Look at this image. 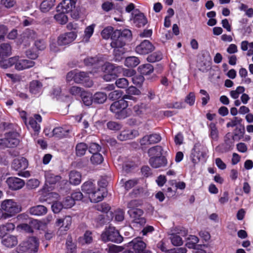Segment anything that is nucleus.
Here are the masks:
<instances>
[{"label": "nucleus", "mask_w": 253, "mask_h": 253, "mask_svg": "<svg viewBox=\"0 0 253 253\" xmlns=\"http://www.w3.org/2000/svg\"><path fill=\"white\" fill-rule=\"evenodd\" d=\"M70 129L67 127H57L52 131L53 135L59 138H62L68 135Z\"/></svg>", "instance_id": "nucleus-32"}, {"label": "nucleus", "mask_w": 253, "mask_h": 253, "mask_svg": "<svg viewBox=\"0 0 253 253\" xmlns=\"http://www.w3.org/2000/svg\"><path fill=\"white\" fill-rule=\"evenodd\" d=\"M107 127L113 130H118L121 128V124L115 122H109L107 124Z\"/></svg>", "instance_id": "nucleus-61"}, {"label": "nucleus", "mask_w": 253, "mask_h": 253, "mask_svg": "<svg viewBox=\"0 0 253 253\" xmlns=\"http://www.w3.org/2000/svg\"><path fill=\"white\" fill-rule=\"evenodd\" d=\"M138 70L141 74L146 75L152 73L154 68L152 64H141L139 66Z\"/></svg>", "instance_id": "nucleus-39"}, {"label": "nucleus", "mask_w": 253, "mask_h": 253, "mask_svg": "<svg viewBox=\"0 0 253 253\" xmlns=\"http://www.w3.org/2000/svg\"><path fill=\"white\" fill-rule=\"evenodd\" d=\"M72 223V218L70 216H66L63 218L57 219L55 222L56 226L59 227L61 230L66 231L70 229Z\"/></svg>", "instance_id": "nucleus-22"}, {"label": "nucleus", "mask_w": 253, "mask_h": 253, "mask_svg": "<svg viewBox=\"0 0 253 253\" xmlns=\"http://www.w3.org/2000/svg\"><path fill=\"white\" fill-rule=\"evenodd\" d=\"M28 166L27 160L23 157L15 159L12 164V168L16 170L25 169Z\"/></svg>", "instance_id": "nucleus-25"}, {"label": "nucleus", "mask_w": 253, "mask_h": 253, "mask_svg": "<svg viewBox=\"0 0 253 253\" xmlns=\"http://www.w3.org/2000/svg\"><path fill=\"white\" fill-rule=\"evenodd\" d=\"M245 91V88L243 86H239L237 87L235 90H232L230 92V95L233 99H237L239 97L240 94Z\"/></svg>", "instance_id": "nucleus-49"}, {"label": "nucleus", "mask_w": 253, "mask_h": 253, "mask_svg": "<svg viewBox=\"0 0 253 253\" xmlns=\"http://www.w3.org/2000/svg\"><path fill=\"white\" fill-rule=\"evenodd\" d=\"M142 205V201L138 200H133L127 204V208L130 209H135V208Z\"/></svg>", "instance_id": "nucleus-59"}, {"label": "nucleus", "mask_w": 253, "mask_h": 253, "mask_svg": "<svg viewBox=\"0 0 253 253\" xmlns=\"http://www.w3.org/2000/svg\"><path fill=\"white\" fill-rule=\"evenodd\" d=\"M195 101V95L194 92H190L185 97V102L190 106H193Z\"/></svg>", "instance_id": "nucleus-56"}, {"label": "nucleus", "mask_w": 253, "mask_h": 253, "mask_svg": "<svg viewBox=\"0 0 253 253\" xmlns=\"http://www.w3.org/2000/svg\"><path fill=\"white\" fill-rule=\"evenodd\" d=\"M122 95V92L120 90H114L108 95L109 99L115 100L119 99Z\"/></svg>", "instance_id": "nucleus-57"}, {"label": "nucleus", "mask_w": 253, "mask_h": 253, "mask_svg": "<svg viewBox=\"0 0 253 253\" xmlns=\"http://www.w3.org/2000/svg\"><path fill=\"white\" fill-rule=\"evenodd\" d=\"M0 67L3 69H6L10 67L13 65H15V68L17 71H21L23 70L30 68L33 67L32 65H27V64H0Z\"/></svg>", "instance_id": "nucleus-46"}, {"label": "nucleus", "mask_w": 253, "mask_h": 253, "mask_svg": "<svg viewBox=\"0 0 253 253\" xmlns=\"http://www.w3.org/2000/svg\"><path fill=\"white\" fill-rule=\"evenodd\" d=\"M115 219L117 221H122L124 219V211L122 210H118L115 212Z\"/></svg>", "instance_id": "nucleus-64"}, {"label": "nucleus", "mask_w": 253, "mask_h": 253, "mask_svg": "<svg viewBox=\"0 0 253 253\" xmlns=\"http://www.w3.org/2000/svg\"><path fill=\"white\" fill-rule=\"evenodd\" d=\"M134 16L133 18L134 23L138 27L145 26L147 20L143 13L140 12L137 9L134 11Z\"/></svg>", "instance_id": "nucleus-26"}, {"label": "nucleus", "mask_w": 253, "mask_h": 253, "mask_svg": "<svg viewBox=\"0 0 253 253\" xmlns=\"http://www.w3.org/2000/svg\"><path fill=\"white\" fill-rule=\"evenodd\" d=\"M198 242L199 239L197 236L190 235L188 238L186 245L189 249H194Z\"/></svg>", "instance_id": "nucleus-45"}, {"label": "nucleus", "mask_w": 253, "mask_h": 253, "mask_svg": "<svg viewBox=\"0 0 253 253\" xmlns=\"http://www.w3.org/2000/svg\"><path fill=\"white\" fill-rule=\"evenodd\" d=\"M87 146L84 143H80L76 147V153L78 156H82L85 154Z\"/></svg>", "instance_id": "nucleus-43"}, {"label": "nucleus", "mask_w": 253, "mask_h": 253, "mask_svg": "<svg viewBox=\"0 0 253 253\" xmlns=\"http://www.w3.org/2000/svg\"><path fill=\"white\" fill-rule=\"evenodd\" d=\"M42 84L37 80H34L29 84L30 92L33 94H39L42 92Z\"/></svg>", "instance_id": "nucleus-27"}, {"label": "nucleus", "mask_w": 253, "mask_h": 253, "mask_svg": "<svg viewBox=\"0 0 253 253\" xmlns=\"http://www.w3.org/2000/svg\"><path fill=\"white\" fill-rule=\"evenodd\" d=\"M74 204L75 202L71 196L67 197L63 203L64 208L66 209L71 208Z\"/></svg>", "instance_id": "nucleus-60"}, {"label": "nucleus", "mask_w": 253, "mask_h": 253, "mask_svg": "<svg viewBox=\"0 0 253 253\" xmlns=\"http://www.w3.org/2000/svg\"><path fill=\"white\" fill-rule=\"evenodd\" d=\"M42 117L39 115L36 114L34 117L29 118V122H27V125L26 126L28 127H31L36 132H39L41 129L40 123L42 122Z\"/></svg>", "instance_id": "nucleus-20"}, {"label": "nucleus", "mask_w": 253, "mask_h": 253, "mask_svg": "<svg viewBox=\"0 0 253 253\" xmlns=\"http://www.w3.org/2000/svg\"><path fill=\"white\" fill-rule=\"evenodd\" d=\"M77 0H63L57 6V11L72 12L76 8Z\"/></svg>", "instance_id": "nucleus-9"}, {"label": "nucleus", "mask_w": 253, "mask_h": 253, "mask_svg": "<svg viewBox=\"0 0 253 253\" xmlns=\"http://www.w3.org/2000/svg\"><path fill=\"white\" fill-rule=\"evenodd\" d=\"M45 186L48 187V185L54 184L61 179V177L56 175L50 171H47L45 174Z\"/></svg>", "instance_id": "nucleus-28"}, {"label": "nucleus", "mask_w": 253, "mask_h": 253, "mask_svg": "<svg viewBox=\"0 0 253 253\" xmlns=\"http://www.w3.org/2000/svg\"><path fill=\"white\" fill-rule=\"evenodd\" d=\"M18 134L14 132L7 133L4 138L6 147H14L19 144Z\"/></svg>", "instance_id": "nucleus-24"}, {"label": "nucleus", "mask_w": 253, "mask_h": 253, "mask_svg": "<svg viewBox=\"0 0 253 253\" xmlns=\"http://www.w3.org/2000/svg\"><path fill=\"white\" fill-rule=\"evenodd\" d=\"M81 60H83L84 63H109L107 62L105 55L98 54L95 56H86L84 55L80 56Z\"/></svg>", "instance_id": "nucleus-14"}, {"label": "nucleus", "mask_w": 253, "mask_h": 253, "mask_svg": "<svg viewBox=\"0 0 253 253\" xmlns=\"http://www.w3.org/2000/svg\"><path fill=\"white\" fill-rule=\"evenodd\" d=\"M162 58L163 55L161 52H155L149 55L147 60L149 62L154 63L160 61Z\"/></svg>", "instance_id": "nucleus-44"}, {"label": "nucleus", "mask_w": 253, "mask_h": 253, "mask_svg": "<svg viewBox=\"0 0 253 253\" xmlns=\"http://www.w3.org/2000/svg\"><path fill=\"white\" fill-rule=\"evenodd\" d=\"M132 37V33L130 30L125 29L123 30H115L113 35L111 46L114 48V61L115 62L121 61L122 55L124 53V46L126 42L130 40Z\"/></svg>", "instance_id": "nucleus-1"}, {"label": "nucleus", "mask_w": 253, "mask_h": 253, "mask_svg": "<svg viewBox=\"0 0 253 253\" xmlns=\"http://www.w3.org/2000/svg\"><path fill=\"white\" fill-rule=\"evenodd\" d=\"M116 85L119 88H125L128 86V82L125 78H120L116 80Z\"/></svg>", "instance_id": "nucleus-52"}, {"label": "nucleus", "mask_w": 253, "mask_h": 253, "mask_svg": "<svg viewBox=\"0 0 253 253\" xmlns=\"http://www.w3.org/2000/svg\"><path fill=\"white\" fill-rule=\"evenodd\" d=\"M65 13H67L60 11V12L54 15V18L59 24L64 25L67 23L68 20V18Z\"/></svg>", "instance_id": "nucleus-38"}, {"label": "nucleus", "mask_w": 253, "mask_h": 253, "mask_svg": "<svg viewBox=\"0 0 253 253\" xmlns=\"http://www.w3.org/2000/svg\"><path fill=\"white\" fill-rule=\"evenodd\" d=\"M81 97L84 104L86 106L91 105L93 101V97L89 92H84L81 94Z\"/></svg>", "instance_id": "nucleus-41"}, {"label": "nucleus", "mask_w": 253, "mask_h": 253, "mask_svg": "<svg viewBox=\"0 0 253 253\" xmlns=\"http://www.w3.org/2000/svg\"><path fill=\"white\" fill-rule=\"evenodd\" d=\"M149 164L154 168L157 169L165 167L167 165L168 161L164 155L152 158L149 159Z\"/></svg>", "instance_id": "nucleus-23"}, {"label": "nucleus", "mask_w": 253, "mask_h": 253, "mask_svg": "<svg viewBox=\"0 0 253 253\" xmlns=\"http://www.w3.org/2000/svg\"><path fill=\"white\" fill-rule=\"evenodd\" d=\"M51 208L53 211L57 213L60 211L62 208H64V206L63 204L56 201L53 202Z\"/></svg>", "instance_id": "nucleus-62"}, {"label": "nucleus", "mask_w": 253, "mask_h": 253, "mask_svg": "<svg viewBox=\"0 0 253 253\" xmlns=\"http://www.w3.org/2000/svg\"><path fill=\"white\" fill-rule=\"evenodd\" d=\"M6 183L10 189L13 190H17L21 189L24 185V181L20 178L11 177L7 178Z\"/></svg>", "instance_id": "nucleus-19"}, {"label": "nucleus", "mask_w": 253, "mask_h": 253, "mask_svg": "<svg viewBox=\"0 0 253 253\" xmlns=\"http://www.w3.org/2000/svg\"><path fill=\"white\" fill-rule=\"evenodd\" d=\"M67 253H76V245L73 243L71 236H68L66 241Z\"/></svg>", "instance_id": "nucleus-47"}, {"label": "nucleus", "mask_w": 253, "mask_h": 253, "mask_svg": "<svg viewBox=\"0 0 253 253\" xmlns=\"http://www.w3.org/2000/svg\"><path fill=\"white\" fill-rule=\"evenodd\" d=\"M129 247H132L135 253H150L145 250L146 244L140 238L133 239L128 243Z\"/></svg>", "instance_id": "nucleus-12"}, {"label": "nucleus", "mask_w": 253, "mask_h": 253, "mask_svg": "<svg viewBox=\"0 0 253 253\" xmlns=\"http://www.w3.org/2000/svg\"><path fill=\"white\" fill-rule=\"evenodd\" d=\"M101 238L104 242L111 241L117 243L123 241V237L114 227H109L102 232Z\"/></svg>", "instance_id": "nucleus-7"}, {"label": "nucleus", "mask_w": 253, "mask_h": 253, "mask_svg": "<svg viewBox=\"0 0 253 253\" xmlns=\"http://www.w3.org/2000/svg\"><path fill=\"white\" fill-rule=\"evenodd\" d=\"M3 245L7 248H13L17 245V238L13 235H8L4 237L1 241Z\"/></svg>", "instance_id": "nucleus-31"}, {"label": "nucleus", "mask_w": 253, "mask_h": 253, "mask_svg": "<svg viewBox=\"0 0 253 253\" xmlns=\"http://www.w3.org/2000/svg\"><path fill=\"white\" fill-rule=\"evenodd\" d=\"M0 207L1 210L4 211L1 215L2 218L4 219L13 216L21 211V207L12 199L3 201Z\"/></svg>", "instance_id": "nucleus-4"}, {"label": "nucleus", "mask_w": 253, "mask_h": 253, "mask_svg": "<svg viewBox=\"0 0 253 253\" xmlns=\"http://www.w3.org/2000/svg\"><path fill=\"white\" fill-rule=\"evenodd\" d=\"M89 151L93 154L98 153L101 149V147L97 143H92L89 147Z\"/></svg>", "instance_id": "nucleus-63"}, {"label": "nucleus", "mask_w": 253, "mask_h": 253, "mask_svg": "<svg viewBox=\"0 0 253 253\" xmlns=\"http://www.w3.org/2000/svg\"><path fill=\"white\" fill-rule=\"evenodd\" d=\"M102 69L104 70L103 79L107 82L115 80L122 74L124 76L131 77L135 74L132 69L124 68L122 66L115 67L114 64H103Z\"/></svg>", "instance_id": "nucleus-3"}, {"label": "nucleus", "mask_w": 253, "mask_h": 253, "mask_svg": "<svg viewBox=\"0 0 253 253\" xmlns=\"http://www.w3.org/2000/svg\"><path fill=\"white\" fill-rule=\"evenodd\" d=\"M47 211V208L42 205L34 206L29 210V212L31 214L37 216L45 214Z\"/></svg>", "instance_id": "nucleus-29"}, {"label": "nucleus", "mask_w": 253, "mask_h": 253, "mask_svg": "<svg viewBox=\"0 0 253 253\" xmlns=\"http://www.w3.org/2000/svg\"><path fill=\"white\" fill-rule=\"evenodd\" d=\"M154 49L153 45L148 40H144L135 48L136 52L139 54H146Z\"/></svg>", "instance_id": "nucleus-15"}, {"label": "nucleus", "mask_w": 253, "mask_h": 253, "mask_svg": "<svg viewBox=\"0 0 253 253\" xmlns=\"http://www.w3.org/2000/svg\"><path fill=\"white\" fill-rule=\"evenodd\" d=\"M242 122V119L241 118H239L238 117H235L233 118V119H232L230 122H228L226 126L227 127H233L238 125L241 124Z\"/></svg>", "instance_id": "nucleus-54"}, {"label": "nucleus", "mask_w": 253, "mask_h": 253, "mask_svg": "<svg viewBox=\"0 0 253 253\" xmlns=\"http://www.w3.org/2000/svg\"><path fill=\"white\" fill-rule=\"evenodd\" d=\"M12 54V47L8 43L0 44V63H2L6 59Z\"/></svg>", "instance_id": "nucleus-18"}, {"label": "nucleus", "mask_w": 253, "mask_h": 253, "mask_svg": "<svg viewBox=\"0 0 253 253\" xmlns=\"http://www.w3.org/2000/svg\"><path fill=\"white\" fill-rule=\"evenodd\" d=\"M55 0H44L41 4V10L43 12L49 11L54 5Z\"/></svg>", "instance_id": "nucleus-37"}, {"label": "nucleus", "mask_w": 253, "mask_h": 253, "mask_svg": "<svg viewBox=\"0 0 253 253\" xmlns=\"http://www.w3.org/2000/svg\"><path fill=\"white\" fill-rule=\"evenodd\" d=\"M103 160L102 156L98 153H96L91 156L90 161L93 164L99 165L100 164Z\"/></svg>", "instance_id": "nucleus-48"}, {"label": "nucleus", "mask_w": 253, "mask_h": 253, "mask_svg": "<svg viewBox=\"0 0 253 253\" xmlns=\"http://www.w3.org/2000/svg\"><path fill=\"white\" fill-rule=\"evenodd\" d=\"M150 159L164 155V150L161 146H155L150 148L148 151Z\"/></svg>", "instance_id": "nucleus-30"}, {"label": "nucleus", "mask_w": 253, "mask_h": 253, "mask_svg": "<svg viewBox=\"0 0 253 253\" xmlns=\"http://www.w3.org/2000/svg\"><path fill=\"white\" fill-rule=\"evenodd\" d=\"M84 92V91L81 87L77 86H73L69 89V92L74 96L80 95L81 96V94Z\"/></svg>", "instance_id": "nucleus-50"}, {"label": "nucleus", "mask_w": 253, "mask_h": 253, "mask_svg": "<svg viewBox=\"0 0 253 253\" xmlns=\"http://www.w3.org/2000/svg\"><path fill=\"white\" fill-rule=\"evenodd\" d=\"M95 26V24H92L86 27L84 29V39L86 42H88L89 39L93 35Z\"/></svg>", "instance_id": "nucleus-40"}, {"label": "nucleus", "mask_w": 253, "mask_h": 253, "mask_svg": "<svg viewBox=\"0 0 253 253\" xmlns=\"http://www.w3.org/2000/svg\"><path fill=\"white\" fill-rule=\"evenodd\" d=\"M127 102L124 99L114 102L110 106V111L115 114L116 117L119 119L126 118L130 114V110L127 109Z\"/></svg>", "instance_id": "nucleus-5"}, {"label": "nucleus", "mask_w": 253, "mask_h": 253, "mask_svg": "<svg viewBox=\"0 0 253 253\" xmlns=\"http://www.w3.org/2000/svg\"><path fill=\"white\" fill-rule=\"evenodd\" d=\"M77 37V33L75 32L65 33L58 37L57 42L60 45H67L72 43Z\"/></svg>", "instance_id": "nucleus-11"}, {"label": "nucleus", "mask_w": 253, "mask_h": 253, "mask_svg": "<svg viewBox=\"0 0 253 253\" xmlns=\"http://www.w3.org/2000/svg\"><path fill=\"white\" fill-rule=\"evenodd\" d=\"M138 135L139 132L137 130H125L118 135V138L121 141H126L133 139Z\"/></svg>", "instance_id": "nucleus-21"}, {"label": "nucleus", "mask_w": 253, "mask_h": 253, "mask_svg": "<svg viewBox=\"0 0 253 253\" xmlns=\"http://www.w3.org/2000/svg\"><path fill=\"white\" fill-rule=\"evenodd\" d=\"M114 32L115 30L113 27L108 26L102 31L101 35L103 39L108 40L111 39V40Z\"/></svg>", "instance_id": "nucleus-36"}, {"label": "nucleus", "mask_w": 253, "mask_h": 253, "mask_svg": "<svg viewBox=\"0 0 253 253\" xmlns=\"http://www.w3.org/2000/svg\"><path fill=\"white\" fill-rule=\"evenodd\" d=\"M82 190L87 194L90 201L94 203L102 201L107 193L105 186H100L99 183L95 185L91 181L84 182L82 186Z\"/></svg>", "instance_id": "nucleus-2"}, {"label": "nucleus", "mask_w": 253, "mask_h": 253, "mask_svg": "<svg viewBox=\"0 0 253 253\" xmlns=\"http://www.w3.org/2000/svg\"><path fill=\"white\" fill-rule=\"evenodd\" d=\"M93 101L98 104L103 103L107 99V95L102 92H97L93 95Z\"/></svg>", "instance_id": "nucleus-42"}, {"label": "nucleus", "mask_w": 253, "mask_h": 253, "mask_svg": "<svg viewBox=\"0 0 253 253\" xmlns=\"http://www.w3.org/2000/svg\"><path fill=\"white\" fill-rule=\"evenodd\" d=\"M97 211L107 213L110 210V207L108 204L103 203L100 204H98L96 206Z\"/></svg>", "instance_id": "nucleus-58"}, {"label": "nucleus", "mask_w": 253, "mask_h": 253, "mask_svg": "<svg viewBox=\"0 0 253 253\" xmlns=\"http://www.w3.org/2000/svg\"><path fill=\"white\" fill-rule=\"evenodd\" d=\"M161 140V136L157 133L146 135L140 140L141 146H145L158 143Z\"/></svg>", "instance_id": "nucleus-17"}, {"label": "nucleus", "mask_w": 253, "mask_h": 253, "mask_svg": "<svg viewBox=\"0 0 253 253\" xmlns=\"http://www.w3.org/2000/svg\"><path fill=\"white\" fill-rule=\"evenodd\" d=\"M38 249L39 242L35 237H32L20 244L18 248V252L19 253L24 252L35 253L38 252Z\"/></svg>", "instance_id": "nucleus-8"}, {"label": "nucleus", "mask_w": 253, "mask_h": 253, "mask_svg": "<svg viewBox=\"0 0 253 253\" xmlns=\"http://www.w3.org/2000/svg\"><path fill=\"white\" fill-rule=\"evenodd\" d=\"M200 93L203 95V96L201 98L202 101V104L203 106H205L208 103V102L210 100V95L207 92V91L204 89H201L200 90Z\"/></svg>", "instance_id": "nucleus-55"}, {"label": "nucleus", "mask_w": 253, "mask_h": 253, "mask_svg": "<svg viewBox=\"0 0 253 253\" xmlns=\"http://www.w3.org/2000/svg\"><path fill=\"white\" fill-rule=\"evenodd\" d=\"M73 79L75 83L82 84L87 87H90L93 85V82L88 77V74L84 72L71 71L69 72L67 75V81H71Z\"/></svg>", "instance_id": "nucleus-6"}, {"label": "nucleus", "mask_w": 253, "mask_h": 253, "mask_svg": "<svg viewBox=\"0 0 253 253\" xmlns=\"http://www.w3.org/2000/svg\"><path fill=\"white\" fill-rule=\"evenodd\" d=\"M209 136L213 140H217L218 137V131L216 125L211 123L209 125Z\"/></svg>", "instance_id": "nucleus-35"}, {"label": "nucleus", "mask_w": 253, "mask_h": 253, "mask_svg": "<svg viewBox=\"0 0 253 253\" xmlns=\"http://www.w3.org/2000/svg\"><path fill=\"white\" fill-rule=\"evenodd\" d=\"M243 138V140L245 141H248L251 139V136L248 135H246L244 136V131H241L239 134H237L236 133L234 134L233 136V139L234 140L238 141L241 139Z\"/></svg>", "instance_id": "nucleus-53"}, {"label": "nucleus", "mask_w": 253, "mask_h": 253, "mask_svg": "<svg viewBox=\"0 0 253 253\" xmlns=\"http://www.w3.org/2000/svg\"><path fill=\"white\" fill-rule=\"evenodd\" d=\"M206 156V152L203 148L198 144H195L191 153L193 162L196 163L205 158Z\"/></svg>", "instance_id": "nucleus-13"}, {"label": "nucleus", "mask_w": 253, "mask_h": 253, "mask_svg": "<svg viewBox=\"0 0 253 253\" xmlns=\"http://www.w3.org/2000/svg\"><path fill=\"white\" fill-rule=\"evenodd\" d=\"M81 174L77 171H71L69 174V181L73 185H78L81 182Z\"/></svg>", "instance_id": "nucleus-33"}, {"label": "nucleus", "mask_w": 253, "mask_h": 253, "mask_svg": "<svg viewBox=\"0 0 253 253\" xmlns=\"http://www.w3.org/2000/svg\"><path fill=\"white\" fill-rule=\"evenodd\" d=\"M179 234L182 236H185L187 235V231L183 228H180L177 229L176 233H172L171 234L170 237L171 243L175 246H180L183 244V240Z\"/></svg>", "instance_id": "nucleus-16"}, {"label": "nucleus", "mask_w": 253, "mask_h": 253, "mask_svg": "<svg viewBox=\"0 0 253 253\" xmlns=\"http://www.w3.org/2000/svg\"><path fill=\"white\" fill-rule=\"evenodd\" d=\"M108 253H119L123 250V248L121 246L115 245H111L106 249Z\"/></svg>", "instance_id": "nucleus-51"}, {"label": "nucleus", "mask_w": 253, "mask_h": 253, "mask_svg": "<svg viewBox=\"0 0 253 253\" xmlns=\"http://www.w3.org/2000/svg\"><path fill=\"white\" fill-rule=\"evenodd\" d=\"M130 217L136 223L143 225L146 223V219L143 217V211L139 209H130L128 211Z\"/></svg>", "instance_id": "nucleus-10"}, {"label": "nucleus", "mask_w": 253, "mask_h": 253, "mask_svg": "<svg viewBox=\"0 0 253 253\" xmlns=\"http://www.w3.org/2000/svg\"><path fill=\"white\" fill-rule=\"evenodd\" d=\"M15 225L12 223H7L0 226V239L4 238L7 232L13 231L15 228Z\"/></svg>", "instance_id": "nucleus-34"}]
</instances>
